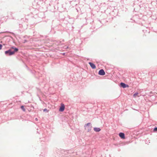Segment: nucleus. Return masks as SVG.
I'll use <instances>...</instances> for the list:
<instances>
[{
  "instance_id": "obj_1",
  "label": "nucleus",
  "mask_w": 157,
  "mask_h": 157,
  "mask_svg": "<svg viewBox=\"0 0 157 157\" xmlns=\"http://www.w3.org/2000/svg\"><path fill=\"white\" fill-rule=\"evenodd\" d=\"M11 48L14 49V51H12L11 49H10L8 51H6L5 52V53L6 54L8 53L9 54V55L11 56L14 54L15 52H17L18 51V49L16 48H14L13 47Z\"/></svg>"
},
{
  "instance_id": "obj_10",
  "label": "nucleus",
  "mask_w": 157,
  "mask_h": 157,
  "mask_svg": "<svg viewBox=\"0 0 157 157\" xmlns=\"http://www.w3.org/2000/svg\"><path fill=\"white\" fill-rule=\"evenodd\" d=\"M138 93H136L134 94L133 95V97L135 98H136L138 95Z\"/></svg>"
},
{
  "instance_id": "obj_6",
  "label": "nucleus",
  "mask_w": 157,
  "mask_h": 157,
  "mask_svg": "<svg viewBox=\"0 0 157 157\" xmlns=\"http://www.w3.org/2000/svg\"><path fill=\"white\" fill-rule=\"evenodd\" d=\"M120 84L121 86L124 88L128 87V85H126V84L124 83L121 82V83Z\"/></svg>"
},
{
  "instance_id": "obj_4",
  "label": "nucleus",
  "mask_w": 157,
  "mask_h": 157,
  "mask_svg": "<svg viewBox=\"0 0 157 157\" xmlns=\"http://www.w3.org/2000/svg\"><path fill=\"white\" fill-rule=\"evenodd\" d=\"M98 74L100 75H103L105 74V73L103 69H101L99 71Z\"/></svg>"
},
{
  "instance_id": "obj_8",
  "label": "nucleus",
  "mask_w": 157,
  "mask_h": 157,
  "mask_svg": "<svg viewBox=\"0 0 157 157\" xmlns=\"http://www.w3.org/2000/svg\"><path fill=\"white\" fill-rule=\"evenodd\" d=\"M94 130L95 132H99L101 130V129L99 128H94Z\"/></svg>"
},
{
  "instance_id": "obj_11",
  "label": "nucleus",
  "mask_w": 157,
  "mask_h": 157,
  "mask_svg": "<svg viewBox=\"0 0 157 157\" xmlns=\"http://www.w3.org/2000/svg\"><path fill=\"white\" fill-rule=\"evenodd\" d=\"M43 111L44 112H48V110L46 109H44V110H43Z\"/></svg>"
},
{
  "instance_id": "obj_9",
  "label": "nucleus",
  "mask_w": 157,
  "mask_h": 157,
  "mask_svg": "<svg viewBox=\"0 0 157 157\" xmlns=\"http://www.w3.org/2000/svg\"><path fill=\"white\" fill-rule=\"evenodd\" d=\"M21 108L24 111H25V108H24V106L23 105H22L21 106Z\"/></svg>"
},
{
  "instance_id": "obj_3",
  "label": "nucleus",
  "mask_w": 157,
  "mask_h": 157,
  "mask_svg": "<svg viewBox=\"0 0 157 157\" xmlns=\"http://www.w3.org/2000/svg\"><path fill=\"white\" fill-rule=\"evenodd\" d=\"M64 109H65L64 105L63 103H61V106L59 109V111H60L63 112L64 110Z\"/></svg>"
},
{
  "instance_id": "obj_13",
  "label": "nucleus",
  "mask_w": 157,
  "mask_h": 157,
  "mask_svg": "<svg viewBox=\"0 0 157 157\" xmlns=\"http://www.w3.org/2000/svg\"><path fill=\"white\" fill-rule=\"evenodd\" d=\"M2 47V44H0V50L1 49Z\"/></svg>"
},
{
  "instance_id": "obj_12",
  "label": "nucleus",
  "mask_w": 157,
  "mask_h": 157,
  "mask_svg": "<svg viewBox=\"0 0 157 157\" xmlns=\"http://www.w3.org/2000/svg\"><path fill=\"white\" fill-rule=\"evenodd\" d=\"M154 131H157V128H154Z\"/></svg>"
},
{
  "instance_id": "obj_2",
  "label": "nucleus",
  "mask_w": 157,
  "mask_h": 157,
  "mask_svg": "<svg viewBox=\"0 0 157 157\" xmlns=\"http://www.w3.org/2000/svg\"><path fill=\"white\" fill-rule=\"evenodd\" d=\"M85 129L87 130L88 132L90 131L91 129L92 126L91 125L90 123H88L86 124L85 126Z\"/></svg>"
},
{
  "instance_id": "obj_14",
  "label": "nucleus",
  "mask_w": 157,
  "mask_h": 157,
  "mask_svg": "<svg viewBox=\"0 0 157 157\" xmlns=\"http://www.w3.org/2000/svg\"><path fill=\"white\" fill-rule=\"evenodd\" d=\"M37 120H38V119H37V118H36V120L37 121Z\"/></svg>"
},
{
  "instance_id": "obj_7",
  "label": "nucleus",
  "mask_w": 157,
  "mask_h": 157,
  "mask_svg": "<svg viewBox=\"0 0 157 157\" xmlns=\"http://www.w3.org/2000/svg\"><path fill=\"white\" fill-rule=\"evenodd\" d=\"M89 63L91 68L93 69H95L96 68V66L94 63L91 62H89Z\"/></svg>"
},
{
  "instance_id": "obj_5",
  "label": "nucleus",
  "mask_w": 157,
  "mask_h": 157,
  "mask_svg": "<svg viewBox=\"0 0 157 157\" xmlns=\"http://www.w3.org/2000/svg\"><path fill=\"white\" fill-rule=\"evenodd\" d=\"M119 136L122 139H125L124 134L123 133H122V132L120 133L119 134Z\"/></svg>"
}]
</instances>
